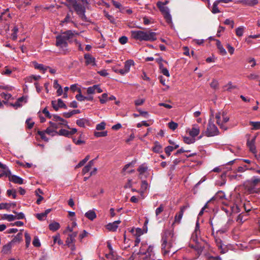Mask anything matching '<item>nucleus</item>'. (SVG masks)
<instances>
[{"instance_id": "603ef678", "label": "nucleus", "mask_w": 260, "mask_h": 260, "mask_svg": "<svg viewBox=\"0 0 260 260\" xmlns=\"http://www.w3.org/2000/svg\"><path fill=\"white\" fill-rule=\"evenodd\" d=\"M32 244L35 247H39L41 246V243L38 237H34L32 241Z\"/></svg>"}, {"instance_id": "58836bf2", "label": "nucleus", "mask_w": 260, "mask_h": 260, "mask_svg": "<svg viewBox=\"0 0 260 260\" xmlns=\"http://www.w3.org/2000/svg\"><path fill=\"white\" fill-rule=\"evenodd\" d=\"M148 187V184L147 182L145 180L142 181L141 185V193H144V192L147 189Z\"/></svg>"}, {"instance_id": "bf43d9fd", "label": "nucleus", "mask_w": 260, "mask_h": 260, "mask_svg": "<svg viewBox=\"0 0 260 260\" xmlns=\"http://www.w3.org/2000/svg\"><path fill=\"white\" fill-rule=\"evenodd\" d=\"M106 123L104 122H102L99 123L96 126V129L97 131L104 130L105 128Z\"/></svg>"}, {"instance_id": "ea45409f", "label": "nucleus", "mask_w": 260, "mask_h": 260, "mask_svg": "<svg viewBox=\"0 0 260 260\" xmlns=\"http://www.w3.org/2000/svg\"><path fill=\"white\" fill-rule=\"evenodd\" d=\"M107 135V131L96 132H94V136L96 138L104 137Z\"/></svg>"}, {"instance_id": "4c0bfd02", "label": "nucleus", "mask_w": 260, "mask_h": 260, "mask_svg": "<svg viewBox=\"0 0 260 260\" xmlns=\"http://www.w3.org/2000/svg\"><path fill=\"white\" fill-rule=\"evenodd\" d=\"M148 170V167L145 165V164H142L139 166L138 169V171L139 172L140 174H143L145 173Z\"/></svg>"}, {"instance_id": "412c9836", "label": "nucleus", "mask_w": 260, "mask_h": 260, "mask_svg": "<svg viewBox=\"0 0 260 260\" xmlns=\"http://www.w3.org/2000/svg\"><path fill=\"white\" fill-rule=\"evenodd\" d=\"M53 87L57 89V94L58 96H60L63 93V90L60 85L58 83L57 80H55L53 83Z\"/></svg>"}, {"instance_id": "3c124183", "label": "nucleus", "mask_w": 260, "mask_h": 260, "mask_svg": "<svg viewBox=\"0 0 260 260\" xmlns=\"http://www.w3.org/2000/svg\"><path fill=\"white\" fill-rule=\"evenodd\" d=\"M89 159V155H87L85 158L80 161L79 163L77 165L76 168H80L83 166Z\"/></svg>"}, {"instance_id": "20e7f679", "label": "nucleus", "mask_w": 260, "mask_h": 260, "mask_svg": "<svg viewBox=\"0 0 260 260\" xmlns=\"http://www.w3.org/2000/svg\"><path fill=\"white\" fill-rule=\"evenodd\" d=\"M66 6L71 12L75 11L76 14L83 20H86L85 8L77 0H66Z\"/></svg>"}, {"instance_id": "7c9ffc66", "label": "nucleus", "mask_w": 260, "mask_h": 260, "mask_svg": "<svg viewBox=\"0 0 260 260\" xmlns=\"http://www.w3.org/2000/svg\"><path fill=\"white\" fill-rule=\"evenodd\" d=\"M219 4V3L218 2V1L217 0L214 2V3L213 4L212 8L211 9V12L212 13L216 14V13H219L220 12V11H219V10L218 9V5Z\"/></svg>"}, {"instance_id": "7ed1b4c3", "label": "nucleus", "mask_w": 260, "mask_h": 260, "mask_svg": "<svg viewBox=\"0 0 260 260\" xmlns=\"http://www.w3.org/2000/svg\"><path fill=\"white\" fill-rule=\"evenodd\" d=\"M131 32L133 38L140 41H145L152 42L156 40V32L150 30H132Z\"/></svg>"}, {"instance_id": "f704fd0d", "label": "nucleus", "mask_w": 260, "mask_h": 260, "mask_svg": "<svg viewBox=\"0 0 260 260\" xmlns=\"http://www.w3.org/2000/svg\"><path fill=\"white\" fill-rule=\"evenodd\" d=\"M245 27L243 26L238 27L236 29V34L238 37H242L243 35Z\"/></svg>"}, {"instance_id": "864d4df0", "label": "nucleus", "mask_w": 260, "mask_h": 260, "mask_svg": "<svg viewBox=\"0 0 260 260\" xmlns=\"http://www.w3.org/2000/svg\"><path fill=\"white\" fill-rule=\"evenodd\" d=\"M163 15L167 23H170L172 22V17L170 14V12L164 14Z\"/></svg>"}, {"instance_id": "6e6d98bb", "label": "nucleus", "mask_w": 260, "mask_h": 260, "mask_svg": "<svg viewBox=\"0 0 260 260\" xmlns=\"http://www.w3.org/2000/svg\"><path fill=\"white\" fill-rule=\"evenodd\" d=\"M230 150L233 153L235 154V155H240V149L239 147H230Z\"/></svg>"}, {"instance_id": "4be33fe9", "label": "nucleus", "mask_w": 260, "mask_h": 260, "mask_svg": "<svg viewBox=\"0 0 260 260\" xmlns=\"http://www.w3.org/2000/svg\"><path fill=\"white\" fill-rule=\"evenodd\" d=\"M256 140V136L249 137L247 141V146H254L255 145L257 144Z\"/></svg>"}, {"instance_id": "09e8293b", "label": "nucleus", "mask_w": 260, "mask_h": 260, "mask_svg": "<svg viewBox=\"0 0 260 260\" xmlns=\"http://www.w3.org/2000/svg\"><path fill=\"white\" fill-rule=\"evenodd\" d=\"M86 122L87 120L85 119L81 118L77 120L76 123L78 126L84 127Z\"/></svg>"}, {"instance_id": "338daca9", "label": "nucleus", "mask_w": 260, "mask_h": 260, "mask_svg": "<svg viewBox=\"0 0 260 260\" xmlns=\"http://www.w3.org/2000/svg\"><path fill=\"white\" fill-rule=\"evenodd\" d=\"M164 209V207L162 204H161L159 207H158L155 210V214L156 216H158L160 213H161Z\"/></svg>"}, {"instance_id": "f3484780", "label": "nucleus", "mask_w": 260, "mask_h": 260, "mask_svg": "<svg viewBox=\"0 0 260 260\" xmlns=\"http://www.w3.org/2000/svg\"><path fill=\"white\" fill-rule=\"evenodd\" d=\"M79 91L80 92L79 94H77L76 96V99L80 102L84 101H92L93 100V97L91 96H84L82 95L81 93V90L80 89H79Z\"/></svg>"}, {"instance_id": "680f3d73", "label": "nucleus", "mask_w": 260, "mask_h": 260, "mask_svg": "<svg viewBox=\"0 0 260 260\" xmlns=\"http://www.w3.org/2000/svg\"><path fill=\"white\" fill-rule=\"evenodd\" d=\"M26 124L27 125V128L29 129H31L34 126L35 122L32 121L31 120L30 118H29L26 120Z\"/></svg>"}, {"instance_id": "c756f323", "label": "nucleus", "mask_w": 260, "mask_h": 260, "mask_svg": "<svg viewBox=\"0 0 260 260\" xmlns=\"http://www.w3.org/2000/svg\"><path fill=\"white\" fill-rule=\"evenodd\" d=\"M118 225H116L115 223L113 222L112 223H109L106 225V228L110 231H116L117 229L118 228Z\"/></svg>"}, {"instance_id": "2eb2a0df", "label": "nucleus", "mask_w": 260, "mask_h": 260, "mask_svg": "<svg viewBox=\"0 0 260 260\" xmlns=\"http://www.w3.org/2000/svg\"><path fill=\"white\" fill-rule=\"evenodd\" d=\"M53 119L56 122H58V124L63 125L69 128V126L68 125L67 121L62 118L59 117V116L56 115H53Z\"/></svg>"}, {"instance_id": "a19ab883", "label": "nucleus", "mask_w": 260, "mask_h": 260, "mask_svg": "<svg viewBox=\"0 0 260 260\" xmlns=\"http://www.w3.org/2000/svg\"><path fill=\"white\" fill-rule=\"evenodd\" d=\"M250 151L254 154L255 158L258 159L260 158V152L257 153L256 147H249Z\"/></svg>"}, {"instance_id": "a18cd8bd", "label": "nucleus", "mask_w": 260, "mask_h": 260, "mask_svg": "<svg viewBox=\"0 0 260 260\" xmlns=\"http://www.w3.org/2000/svg\"><path fill=\"white\" fill-rule=\"evenodd\" d=\"M250 181L253 185L256 186L258 184L260 183V177L254 176L251 179V180H250Z\"/></svg>"}, {"instance_id": "052dcab7", "label": "nucleus", "mask_w": 260, "mask_h": 260, "mask_svg": "<svg viewBox=\"0 0 260 260\" xmlns=\"http://www.w3.org/2000/svg\"><path fill=\"white\" fill-rule=\"evenodd\" d=\"M168 126L171 129L175 130L178 127V124L175 122L171 121L168 123Z\"/></svg>"}, {"instance_id": "de8ad7c7", "label": "nucleus", "mask_w": 260, "mask_h": 260, "mask_svg": "<svg viewBox=\"0 0 260 260\" xmlns=\"http://www.w3.org/2000/svg\"><path fill=\"white\" fill-rule=\"evenodd\" d=\"M13 212L15 214H16V215H15L16 219H22L25 218V215H24V213L22 212L18 213L15 211H13Z\"/></svg>"}, {"instance_id": "6e6552de", "label": "nucleus", "mask_w": 260, "mask_h": 260, "mask_svg": "<svg viewBox=\"0 0 260 260\" xmlns=\"http://www.w3.org/2000/svg\"><path fill=\"white\" fill-rule=\"evenodd\" d=\"M200 132V128L199 126L197 124H194L192 125L191 128H188L186 129V133L192 137L197 136Z\"/></svg>"}, {"instance_id": "c85d7f7f", "label": "nucleus", "mask_w": 260, "mask_h": 260, "mask_svg": "<svg viewBox=\"0 0 260 260\" xmlns=\"http://www.w3.org/2000/svg\"><path fill=\"white\" fill-rule=\"evenodd\" d=\"M60 228L59 223L57 222H52L49 225V228L51 231H56Z\"/></svg>"}, {"instance_id": "b1692460", "label": "nucleus", "mask_w": 260, "mask_h": 260, "mask_svg": "<svg viewBox=\"0 0 260 260\" xmlns=\"http://www.w3.org/2000/svg\"><path fill=\"white\" fill-rule=\"evenodd\" d=\"M85 216L88 219L90 220H93L96 217V215L95 212L93 210H89L87 211L85 214Z\"/></svg>"}, {"instance_id": "a878e982", "label": "nucleus", "mask_w": 260, "mask_h": 260, "mask_svg": "<svg viewBox=\"0 0 260 260\" xmlns=\"http://www.w3.org/2000/svg\"><path fill=\"white\" fill-rule=\"evenodd\" d=\"M12 245H13L9 242L7 244L3 246L2 252L5 254L9 253L11 251Z\"/></svg>"}, {"instance_id": "13d9d810", "label": "nucleus", "mask_w": 260, "mask_h": 260, "mask_svg": "<svg viewBox=\"0 0 260 260\" xmlns=\"http://www.w3.org/2000/svg\"><path fill=\"white\" fill-rule=\"evenodd\" d=\"M2 98L4 99L5 100H9L12 97V95L10 93H6V92H2L0 94Z\"/></svg>"}, {"instance_id": "a211bd4d", "label": "nucleus", "mask_w": 260, "mask_h": 260, "mask_svg": "<svg viewBox=\"0 0 260 260\" xmlns=\"http://www.w3.org/2000/svg\"><path fill=\"white\" fill-rule=\"evenodd\" d=\"M245 188L250 193H253L255 191V187L254 185L252 184L250 180L248 181L245 184Z\"/></svg>"}, {"instance_id": "5701e85b", "label": "nucleus", "mask_w": 260, "mask_h": 260, "mask_svg": "<svg viewBox=\"0 0 260 260\" xmlns=\"http://www.w3.org/2000/svg\"><path fill=\"white\" fill-rule=\"evenodd\" d=\"M33 64L35 69L42 71L43 73L47 70L48 66H45L43 64H40L37 62H34Z\"/></svg>"}, {"instance_id": "f257e3e1", "label": "nucleus", "mask_w": 260, "mask_h": 260, "mask_svg": "<svg viewBox=\"0 0 260 260\" xmlns=\"http://www.w3.org/2000/svg\"><path fill=\"white\" fill-rule=\"evenodd\" d=\"M76 35H78V33L69 30L56 37L55 45L59 49V53L66 54L69 52L68 43L71 42V40Z\"/></svg>"}, {"instance_id": "9b49d317", "label": "nucleus", "mask_w": 260, "mask_h": 260, "mask_svg": "<svg viewBox=\"0 0 260 260\" xmlns=\"http://www.w3.org/2000/svg\"><path fill=\"white\" fill-rule=\"evenodd\" d=\"M85 59V64L86 66H91L92 67L96 66L95 58L89 54H85L84 55Z\"/></svg>"}, {"instance_id": "0eeeda50", "label": "nucleus", "mask_w": 260, "mask_h": 260, "mask_svg": "<svg viewBox=\"0 0 260 260\" xmlns=\"http://www.w3.org/2000/svg\"><path fill=\"white\" fill-rule=\"evenodd\" d=\"M221 222L222 219H218L214 225L215 226V228L217 229V233L223 234L225 233L228 230L229 228V224L230 222V220H229L228 222H226L223 226H220Z\"/></svg>"}, {"instance_id": "49530a36", "label": "nucleus", "mask_w": 260, "mask_h": 260, "mask_svg": "<svg viewBox=\"0 0 260 260\" xmlns=\"http://www.w3.org/2000/svg\"><path fill=\"white\" fill-rule=\"evenodd\" d=\"M57 135L66 137H70L69 131L64 129H60L58 132H57Z\"/></svg>"}, {"instance_id": "69168bd1", "label": "nucleus", "mask_w": 260, "mask_h": 260, "mask_svg": "<svg viewBox=\"0 0 260 260\" xmlns=\"http://www.w3.org/2000/svg\"><path fill=\"white\" fill-rule=\"evenodd\" d=\"M219 85L218 82L216 80H213L210 83V86L212 88L216 89L218 88Z\"/></svg>"}, {"instance_id": "e2e57ef3", "label": "nucleus", "mask_w": 260, "mask_h": 260, "mask_svg": "<svg viewBox=\"0 0 260 260\" xmlns=\"http://www.w3.org/2000/svg\"><path fill=\"white\" fill-rule=\"evenodd\" d=\"M215 243L216 244V245L219 249H223V247L224 245L223 244L222 242L220 239H216Z\"/></svg>"}, {"instance_id": "423d86ee", "label": "nucleus", "mask_w": 260, "mask_h": 260, "mask_svg": "<svg viewBox=\"0 0 260 260\" xmlns=\"http://www.w3.org/2000/svg\"><path fill=\"white\" fill-rule=\"evenodd\" d=\"M218 134L219 131L216 126L213 122L209 121L205 132V135L207 137H213L218 135Z\"/></svg>"}, {"instance_id": "8fccbe9b", "label": "nucleus", "mask_w": 260, "mask_h": 260, "mask_svg": "<svg viewBox=\"0 0 260 260\" xmlns=\"http://www.w3.org/2000/svg\"><path fill=\"white\" fill-rule=\"evenodd\" d=\"M11 207V204L7 203H0V210L7 209L9 210Z\"/></svg>"}, {"instance_id": "37998d69", "label": "nucleus", "mask_w": 260, "mask_h": 260, "mask_svg": "<svg viewBox=\"0 0 260 260\" xmlns=\"http://www.w3.org/2000/svg\"><path fill=\"white\" fill-rule=\"evenodd\" d=\"M37 134L40 136V138L42 140L46 142L48 141V138H47L46 136V134L44 131H38L37 132Z\"/></svg>"}, {"instance_id": "0e129e2a", "label": "nucleus", "mask_w": 260, "mask_h": 260, "mask_svg": "<svg viewBox=\"0 0 260 260\" xmlns=\"http://www.w3.org/2000/svg\"><path fill=\"white\" fill-rule=\"evenodd\" d=\"M178 147H165V152L168 156H170L171 152Z\"/></svg>"}, {"instance_id": "2f4dec72", "label": "nucleus", "mask_w": 260, "mask_h": 260, "mask_svg": "<svg viewBox=\"0 0 260 260\" xmlns=\"http://www.w3.org/2000/svg\"><path fill=\"white\" fill-rule=\"evenodd\" d=\"M249 125L252 126V130H258L260 129V121H250Z\"/></svg>"}, {"instance_id": "4d7b16f0", "label": "nucleus", "mask_w": 260, "mask_h": 260, "mask_svg": "<svg viewBox=\"0 0 260 260\" xmlns=\"http://www.w3.org/2000/svg\"><path fill=\"white\" fill-rule=\"evenodd\" d=\"M7 194L8 196H12L13 199L16 198V191L15 189H9L7 191Z\"/></svg>"}, {"instance_id": "dca6fc26", "label": "nucleus", "mask_w": 260, "mask_h": 260, "mask_svg": "<svg viewBox=\"0 0 260 260\" xmlns=\"http://www.w3.org/2000/svg\"><path fill=\"white\" fill-rule=\"evenodd\" d=\"M165 4L160 1H158L156 3L157 7L159 8L160 11L162 13V14L169 12V8L165 6Z\"/></svg>"}, {"instance_id": "bb28decb", "label": "nucleus", "mask_w": 260, "mask_h": 260, "mask_svg": "<svg viewBox=\"0 0 260 260\" xmlns=\"http://www.w3.org/2000/svg\"><path fill=\"white\" fill-rule=\"evenodd\" d=\"M223 88H224V90L231 92L234 89H236L237 87L233 85L231 82H229L226 85H224Z\"/></svg>"}, {"instance_id": "39448f33", "label": "nucleus", "mask_w": 260, "mask_h": 260, "mask_svg": "<svg viewBox=\"0 0 260 260\" xmlns=\"http://www.w3.org/2000/svg\"><path fill=\"white\" fill-rule=\"evenodd\" d=\"M215 118L217 119L216 123L219 126L220 128L224 131L227 129V127L224 125V124L229 121L230 117L224 112L218 113L215 115Z\"/></svg>"}, {"instance_id": "aec40b11", "label": "nucleus", "mask_w": 260, "mask_h": 260, "mask_svg": "<svg viewBox=\"0 0 260 260\" xmlns=\"http://www.w3.org/2000/svg\"><path fill=\"white\" fill-rule=\"evenodd\" d=\"M191 247L194 248L197 251L198 254L200 255L202 252L204 246H203L200 242H197L195 245H191Z\"/></svg>"}, {"instance_id": "ddd939ff", "label": "nucleus", "mask_w": 260, "mask_h": 260, "mask_svg": "<svg viewBox=\"0 0 260 260\" xmlns=\"http://www.w3.org/2000/svg\"><path fill=\"white\" fill-rule=\"evenodd\" d=\"M189 207V205L188 204L182 206L180 208V210L178 214H177L175 217V221L177 222H179L183 216L184 211Z\"/></svg>"}, {"instance_id": "cd10ccee", "label": "nucleus", "mask_w": 260, "mask_h": 260, "mask_svg": "<svg viewBox=\"0 0 260 260\" xmlns=\"http://www.w3.org/2000/svg\"><path fill=\"white\" fill-rule=\"evenodd\" d=\"M40 79H41V76L39 75H38V76L32 75V76H30L26 77L25 78V81H26V82L31 83L34 81H37V80H39Z\"/></svg>"}, {"instance_id": "5fc2aeb1", "label": "nucleus", "mask_w": 260, "mask_h": 260, "mask_svg": "<svg viewBox=\"0 0 260 260\" xmlns=\"http://www.w3.org/2000/svg\"><path fill=\"white\" fill-rule=\"evenodd\" d=\"M72 22L73 21L70 15L69 14H67L64 19L62 21H61V24Z\"/></svg>"}, {"instance_id": "e433bc0d", "label": "nucleus", "mask_w": 260, "mask_h": 260, "mask_svg": "<svg viewBox=\"0 0 260 260\" xmlns=\"http://www.w3.org/2000/svg\"><path fill=\"white\" fill-rule=\"evenodd\" d=\"M99 98L101 104H105L108 101V94L104 93L102 94L101 96H99Z\"/></svg>"}, {"instance_id": "774afa93", "label": "nucleus", "mask_w": 260, "mask_h": 260, "mask_svg": "<svg viewBox=\"0 0 260 260\" xmlns=\"http://www.w3.org/2000/svg\"><path fill=\"white\" fill-rule=\"evenodd\" d=\"M224 24L226 25H231V27L233 28L234 26V21L230 19H226L224 22Z\"/></svg>"}, {"instance_id": "4468645a", "label": "nucleus", "mask_w": 260, "mask_h": 260, "mask_svg": "<svg viewBox=\"0 0 260 260\" xmlns=\"http://www.w3.org/2000/svg\"><path fill=\"white\" fill-rule=\"evenodd\" d=\"M22 231V230H20V231ZM12 237V240L10 242L12 245L15 243H20L22 241L23 235L21 232H20L16 236H13Z\"/></svg>"}, {"instance_id": "c03bdc74", "label": "nucleus", "mask_w": 260, "mask_h": 260, "mask_svg": "<svg viewBox=\"0 0 260 260\" xmlns=\"http://www.w3.org/2000/svg\"><path fill=\"white\" fill-rule=\"evenodd\" d=\"M12 34L11 35V38L13 40H16L17 38V32L18 31V28L17 26H14L12 29Z\"/></svg>"}, {"instance_id": "6ab92c4d", "label": "nucleus", "mask_w": 260, "mask_h": 260, "mask_svg": "<svg viewBox=\"0 0 260 260\" xmlns=\"http://www.w3.org/2000/svg\"><path fill=\"white\" fill-rule=\"evenodd\" d=\"M9 181L18 184H22L23 183V180L22 178L15 175H13L11 177H10V180Z\"/></svg>"}, {"instance_id": "f8f14e48", "label": "nucleus", "mask_w": 260, "mask_h": 260, "mask_svg": "<svg viewBox=\"0 0 260 260\" xmlns=\"http://www.w3.org/2000/svg\"><path fill=\"white\" fill-rule=\"evenodd\" d=\"M237 4H242L244 6L253 7L257 5L258 0H239L236 2Z\"/></svg>"}, {"instance_id": "393cba45", "label": "nucleus", "mask_w": 260, "mask_h": 260, "mask_svg": "<svg viewBox=\"0 0 260 260\" xmlns=\"http://www.w3.org/2000/svg\"><path fill=\"white\" fill-rule=\"evenodd\" d=\"M134 64V62L133 60L129 59L125 62L124 70L127 73L130 70V68Z\"/></svg>"}, {"instance_id": "9d476101", "label": "nucleus", "mask_w": 260, "mask_h": 260, "mask_svg": "<svg viewBox=\"0 0 260 260\" xmlns=\"http://www.w3.org/2000/svg\"><path fill=\"white\" fill-rule=\"evenodd\" d=\"M52 107L55 111H57L59 108L67 109V107L63 102L59 99L56 101H52L51 102Z\"/></svg>"}, {"instance_id": "c9c22d12", "label": "nucleus", "mask_w": 260, "mask_h": 260, "mask_svg": "<svg viewBox=\"0 0 260 260\" xmlns=\"http://www.w3.org/2000/svg\"><path fill=\"white\" fill-rule=\"evenodd\" d=\"M44 132L46 133V134H48L51 136L56 135L57 133L56 131L52 128L50 126L48 127Z\"/></svg>"}, {"instance_id": "79ce46f5", "label": "nucleus", "mask_w": 260, "mask_h": 260, "mask_svg": "<svg viewBox=\"0 0 260 260\" xmlns=\"http://www.w3.org/2000/svg\"><path fill=\"white\" fill-rule=\"evenodd\" d=\"M3 177L4 176H6L9 178V180H10V177H11L13 175L11 174L10 170L7 167V169H3V171L2 172Z\"/></svg>"}, {"instance_id": "72a5a7b5", "label": "nucleus", "mask_w": 260, "mask_h": 260, "mask_svg": "<svg viewBox=\"0 0 260 260\" xmlns=\"http://www.w3.org/2000/svg\"><path fill=\"white\" fill-rule=\"evenodd\" d=\"M183 141L187 144H191L195 142V138L192 137H184Z\"/></svg>"}, {"instance_id": "473e14b6", "label": "nucleus", "mask_w": 260, "mask_h": 260, "mask_svg": "<svg viewBox=\"0 0 260 260\" xmlns=\"http://www.w3.org/2000/svg\"><path fill=\"white\" fill-rule=\"evenodd\" d=\"M24 237H25V246L26 248H28L29 246L30 245V243L31 242V237L30 235L27 233L25 232L24 234Z\"/></svg>"}, {"instance_id": "1a4fd4ad", "label": "nucleus", "mask_w": 260, "mask_h": 260, "mask_svg": "<svg viewBox=\"0 0 260 260\" xmlns=\"http://www.w3.org/2000/svg\"><path fill=\"white\" fill-rule=\"evenodd\" d=\"M78 234L77 232H75L72 233V234H70L68 235V237L67 238V240L66 241V244L69 246H71L72 250H74L75 249V245L71 244L75 242V237H77Z\"/></svg>"}, {"instance_id": "f03ea898", "label": "nucleus", "mask_w": 260, "mask_h": 260, "mask_svg": "<svg viewBox=\"0 0 260 260\" xmlns=\"http://www.w3.org/2000/svg\"><path fill=\"white\" fill-rule=\"evenodd\" d=\"M174 234L169 230L165 231L161 235V250L164 255H167L173 246Z\"/></svg>"}]
</instances>
